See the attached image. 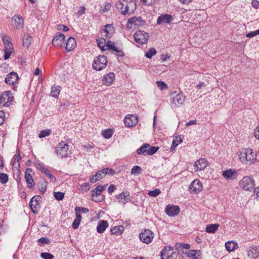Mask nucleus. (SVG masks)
<instances>
[{"instance_id":"5","label":"nucleus","mask_w":259,"mask_h":259,"mask_svg":"<svg viewBox=\"0 0 259 259\" xmlns=\"http://www.w3.org/2000/svg\"><path fill=\"white\" fill-rule=\"evenodd\" d=\"M170 97V103L175 107L182 105L185 101V96L181 92L179 93L174 92L171 93Z\"/></svg>"},{"instance_id":"27","label":"nucleus","mask_w":259,"mask_h":259,"mask_svg":"<svg viewBox=\"0 0 259 259\" xmlns=\"http://www.w3.org/2000/svg\"><path fill=\"white\" fill-rule=\"evenodd\" d=\"M76 46V42L72 37H70L65 44V50L67 52L72 51Z\"/></svg>"},{"instance_id":"19","label":"nucleus","mask_w":259,"mask_h":259,"mask_svg":"<svg viewBox=\"0 0 259 259\" xmlns=\"http://www.w3.org/2000/svg\"><path fill=\"white\" fill-rule=\"evenodd\" d=\"M125 126L132 127L137 124L138 122V118L136 116L131 115L130 117L126 116L124 119Z\"/></svg>"},{"instance_id":"30","label":"nucleus","mask_w":259,"mask_h":259,"mask_svg":"<svg viewBox=\"0 0 259 259\" xmlns=\"http://www.w3.org/2000/svg\"><path fill=\"white\" fill-rule=\"evenodd\" d=\"M108 223L107 221L100 220L97 227V231L99 233H103L108 227Z\"/></svg>"},{"instance_id":"33","label":"nucleus","mask_w":259,"mask_h":259,"mask_svg":"<svg viewBox=\"0 0 259 259\" xmlns=\"http://www.w3.org/2000/svg\"><path fill=\"white\" fill-rule=\"evenodd\" d=\"M105 27L106 28L103 30L104 32L106 33L105 36H106V38H109L114 32V28L112 25L109 24H107Z\"/></svg>"},{"instance_id":"43","label":"nucleus","mask_w":259,"mask_h":259,"mask_svg":"<svg viewBox=\"0 0 259 259\" xmlns=\"http://www.w3.org/2000/svg\"><path fill=\"white\" fill-rule=\"evenodd\" d=\"M111 8V5L109 3L106 2L101 7L100 12L104 13L109 11Z\"/></svg>"},{"instance_id":"42","label":"nucleus","mask_w":259,"mask_h":259,"mask_svg":"<svg viewBox=\"0 0 259 259\" xmlns=\"http://www.w3.org/2000/svg\"><path fill=\"white\" fill-rule=\"evenodd\" d=\"M14 161L13 163V166L16 167L18 166L19 167V161L21 159V157L20 156V152H19V153L18 155H15L14 156Z\"/></svg>"},{"instance_id":"55","label":"nucleus","mask_w":259,"mask_h":259,"mask_svg":"<svg viewBox=\"0 0 259 259\" xmlns=\"http://www.w3.org/2000/svg\"><path fill=\"white\" fill-rule=\"evenodd\" d=\"M75 212L76 211L78 212V213L80 214V212L82 213H87L89 211V210L88 208H84V207H76L75 209Z\"/></svg>"},{"instance_id":"23","label":"nucleus","mask_w":259,"mask_h":259,"mask_svg":"<svg viewBox=\"0 0 259 259\" xmlns=\"http://www.w3.org/2000/svg\"><path fill=\"white\" fill-rule=\"evenodd\" d=\"M32 171L31 168H27L25 171V179L26 180L28 187L31 188L34 185V180L30 174V172Z\"/></svg>"},{"instance_id":"7","label":"nucleus","mask_w":259,"mask_h":259,"mask_svg":"<svg viewBox=\"0 0 259 259\" xmlns=\"http://www.w3.org/2000/svg\"><path fill=\"white\" fill-rule=\"evenodd\" d=\"M158 149V147L151 146L148 144H144L137 150V153L144 155H151L155 153Z\"/></svg>"},{"instance_id":"57","label":"nucleus","mask_w":259,"mask_h":259,"mask_svg":"<svg viewBox=\"0 0 259 259\" xmlns=\"http://www.w3.org/2000/svg\"><path fill=\"white\" fill-rule=\"evenodd\" d=\"M113 51L116 52L117 53V56L118 57H122L124 56V53L122 50H119L117 47H115Z\"/></svg>"},{"instance_id":"61","label":"nucleus","mask_w":259,"mask_h":259,"mask_svg":"<svg viewBox=\"0 0 259 259\" xmlns=\"http://www.w3.org/2000/svg\"><path fill=\"white\" fill-rule=\"evenodd\" d=\"M251 5L255 9L259 8V2L257 0H252Z\"/></svg>"},{"instance_id":"6","label":"nucleus","mask_w":259,"mask_h":259,"mask_svg":"<svg viewBox=\"0 0 259 259\" xmlns=\"http://www.w3.org/2000/svg\"><path fill=\"white\" fill-rule=\"evenodd\" d=\"M107 63L106 57L104 55H100L94 59L93 68L97 71H100L106 67Z\"/></svg>"},{"instance_id":"54","label":"nucleus","mask_w":259,"mask_h":259,"mask_svg":"<svg viewBox=\"0 0 259 259\" xmlns=\"http://www.w3.org/2000/svg\"><path fill=\"white\" fill-rule=\"evenodd\" d=\"M197 252V250H191L189 251V253H188V256L192 258L193 259H197V257H196V252Z\"/></svg>"},{"instance_id":"64","label":"nucleus","mask_w":259,"mask_h":259,"mask_svg":"<svg viewBox=\"0 0 259 259\" xmlns=\"http://www.w3.org/2000/svg\"><path fill=\"white\" fill-rule=\"evenodd\" d=\"M254 194L255 195V198L259 200V187L256 188L254 191Z\"/></svg>"},{"instance_id":"10","label":"nucleus","mask_w":259,"mask_h":259,"mask_svg":"<svg viewBox=\"0 0 259 259\" xmlns=\"http://www.w3.org/2000/svg\"><path fill=\"white\" fill-rule=\"evenodd\" d=\"M139 237L143 243L149 244L152 242L154 238V234L149 229H145L140 234Z\"/></svg>"},{"instance_id":"50","label":"nucleus","mask_w":259,"mask_h":259,"mask_svg":"<svg viewBox=\"0 0 259 259\" xmlns=\"http://www.w3.org/2000/svg\"><path fill=\"white\" fill-rule=\"evenodd\" d=\"M38 242L39 245H42L44 244H50V241L48 238L41 237L38 240Z\"/></svg>"},{"instance_id":"46","label":"nucleus","mask_w":259,"mask_h":259,"mask_svg":"<svg viewBox=\"0 0 259 259\" xmlns=\"http://www.w3.org/2000/svg\"><path fill=\"white\" fill-rule=\"evenodd\" d=\"M8 181V176L5 173H0V182L3 184H6Z\"/></svg>"},{"instance_id":"15","label":"nucleus","mask_w":259,"mask_h":259,"mask_svg":"<svg viewBox=\"0 0 259 259\" xmlns=\"http://www.w3.org/2000/svg\"><path fill=\"white\" fill-rule=\"evenodd\" d=\"M108 167H106L102 169L101 170L97 171L95 175L92 176L90 180V182L92 183H95L96 182L101 180L103 178H104L106 174H108Z\"/></svg>"},{"instance_id":"40","label":"nucleus","mask_w":259,"mask_h":259,"mask_svg":"<svg viewBox=\"0 0 259 259\" xmlns=\"http://www.w3.org/2000/svg\"><path fill=\"white\" fill-rule=\"evenodd\" d=\"M47 182L44 179L42 180V182L39 185V190L41 194H44L47 190Z\"/></svg>"},{"instance_id":"49","label":"nucleus","mask_w":259,"mask_h":259,"mask_svg":"<svg viewBox=\"0 0 259 259\" xmlns=\"http://www.w3.org/2000/svg\"><path fill=\"white\" fill-rule=\"evenodd\" d=\"M164 252H163V256H167V258L166 259H177L178 256V254L176 252L172 251L170 252V254L168 255L167 254L164 253Z\"/></svg>"},{"instance_id":"38","label":"nucleus","mask_w":259,"mask_h":259,"mask_svg":"<svg viewBox=\"0 0 259 259\" xmlns=\"http://www.w3.org/2000/svg\"><path fill=\"white\" fill-rule=\"evenodd\" d=\"M60 88L61 87L59 86L56 87L55 85H53L51 88V96L55 98H57L60 92Z\"/></svg>"},{"instance_id":"17","label":"nucleus","mask_w":259,"mask_h":259,"mask_svg":"<svg viewBox=\"0 0 259 259\" xmlns=\"http://www.w3.org/2000/svg\"><path fill=\"white\" fill-rule=\"evenodd\" d=\"M180 211L178 206L174 205H168L165 207V211L166 213L170 217H175L177 215Z\"/></svg>"},{"instance_id":"31","label":"nucleus","mask_w":259,"mask_h":259,"mask_svg":"<svg viewBox=\"0 0 259 259\" xmlns=\"http://www.w3.org/2000/svg\"><path fill=\"white\" fill-rule=\"evenodd\" d=\"M105 189V186H98L95 189L91 191V196L92 198H94L95 196H102L101 193Z\"/></svg>"},{"instance_id":"22","label":"nucleus","mask_w":259,"mask_h":259,"mask_svg":"<svg viewBox=\"0 0 259 259\" xmlns=\"http://www.w3.org/2000/svg\"><path fill=\"white\" fill-rule=\"evenodd\" d=\"M237 171L235 169H229L225 170L222 173V176L227 180H234L236 178Z\"/></svg>"},{"instance_id":"11","label":"nucleus","mask_w":259,"mask_h":259,"mask_svg":"<svg viewBox=\"0 0 259 259\" xmlns=\"http://www.w3.org/2000/svg\"><path fill=\"white\" fill-rule=\"evenodd\" d=\"M146 25V21L141 17H133L128 20L127 27L132 28L133 25L138 27Z\"/></svg>"},{"instance_id":"58","label":"nucleus","mask_w":259,"mask_h":259,"mask_svg":"<svg viewBox=\"0 0 259 259\" xmlns=\"http://www.w3.org/2000/svg\"><path fill=\"white\" fill-rule=\"evenodd\" d=\"M157 0H141L144 4L147 6H151L155 4Z\"/></svg>"},{"instance_id":"32","label":"nucleus","mask_w":259,"mask_h":259,"mask_svg":"<svg viewBox=\"0 0 259 259\" xmlns=\"http://www.w3.org/2000/svg\"><path fill=\"white\" fill-rule=\"evenodd\" d=\"M225 247L226 249L229 251L231 252L232 251L234 250L235 249L237 248L238 245L237 242H234L233 241H228L225 243Z\"/></svg>"},{"instance_id":"18","label":"nucleus","mask_w":259,"mask_h":259,"mask_svg":"<svg viewBox=\"0 0 259 259\" xmlns=\"http://www.w3.org/2000/svg\"><path fill=\"white\" fill-rule=\"evenodd\" d=\"M65 38V35L62 33H57L54 37L52 44L55 46H61Z\"/></svg>"},{"instance_id":"60","label":"nucleus","mask_w":259,"mask_h":259,"mask_svg":"<svg viewBox=\"0 0 259 259\" xmlns=\"http://www.w3.org/2000/svg\"><path fill=\"white\" fill-rule=\"evenodd\" d=\"M81 188L82 190H83L84 191H88L89 190L90 188V186L89 183H84L81 185Z\"/></svg>"},{"instance_id":"2","label":"nucleus","mask_w":259,"mask_h":259,"mask_svg":"<svg viewBox=\"0 0 259 259\" xmlns=\"http://www.w3.org/2000/svg\"><path fill=\"white\" fill-rule=\"evenodd\" d=\"M239 156L242 162L250 161L253 163L256 159L257 154L251 149H244L240 152Z\"/></svg>"},{"instance_id":"45","label":"nucleus","mask_w":259,"mask_h":259,"mask_svg":"<svg viewBox=\"0 0 259 259\" xmlns=\"http://www.w3.org/2000/svg\"><path fill=\"white\" fill-rule=\"evenodd\" d=\"M156 54V50L153 48H150L149 51L145 54V56L149 59L151 58L154 55Z\"/></svg>"},{"instance_id":"51","label":"nucleus","mask_w":259,"mask_h":259,"mask_svg":"<svg viewBox=\"0 0 259 259\" xmlns=\"http://www.w3.org/2000/svg\"><path fill=\"white\" fill-rule=\"evenodd\" d=\"M156 83L157 87L161 90L167 88V85L163 81H157Z\"/></svg>"},{"instance_id":"28","label":"nucleus","mask_w":259,"mask_h":259,"mask_svg":"<svg viewBox=\"0 0 259 259\" xmlns=\"http://www.w3.org/2000/svg\"><path fill=\"white\" fill-rule=\"evenodd\" d=\"M115 78V74L110 72L105 75L102 79V82L103 84L107 86L111 85Z\"/></svg>"},{"instance_id":"41","label":"nucleus","mask_w":259,"mask_h":259,"mask_svg":"<svg viewBox=\"0 0 259 259\" xmlns=\"http://www.w3.org/2000/svg\"><path fill=\"white\" fill-rule=\"evenodd\" d=\"M102 134L105 138L109 139L113 135L112 130L111 129L104 130L102 131Z\"/></svg>"},{"instance_id":"20","label":"nucleus","mask_w":259,"mask_h":259,"mask_svg":"<svg viewBox=\"0 0 259 259\" xmlns=\"http://www.w3.org/2000/svg\"><path fill=\"white\" fill-rule=\"evenodd\" d=\"M208 165V161L205 158H200L194 164L196 171H199L204 169Z\"/></svg>"},{"instance_id":"26","label":"nucleus","mask_w":259,"mask_h":259,"mask_svg":"<svg viewBox=\"0 0 259 259\" xmlns=\"http://www.w3.org/2000/svg\"><path fill=\"white\" fill-rule=\"evenodd\" d=\"M248 256L253 259L258 257L259 256V246L250 247L248 250Z\"/></svg>"},{"instance_id":"53","label":"nucleus","mask_w":259,"mask_h":259,"mask_svg":"<svg viewBox=\"0 0 259 259\" xmlns=\"http://www.w3.org/2000/svg\"><path fill=\"white\" fill-rule=\"evenodd\" d=\"M160 193L159 189H156L153 191H150L148 193V195L151 197H156Z\"/></svg>"},{"instance_id":"36","label":"nucleus","mask_w":259,"mask_h":259,"mask_svg":"<svg viewBox=\"0 0 259 259\" xmlns=\"http://www.w3.org/2000/svg\"><path fill=\"white\" fill-rule=\"evenodd\" d=\"M219 227V224L208 225L206 228V232L209 233H214L217 231Z\"/></svg>"},{"instance_id":"3","label":"nucleus","mask_w":259,"mask_h":259,"mask_svg":"<svg viewBox=\"0 0 259 259\" xmlns=\"http://www.w3.org/2000/svg\"><path fill=\"white\" fill-rule=\"evenodd\" d=\"M56 153L57 156L61 158L68 157L71 152L69 149V146L65 142H60L56 147Z\"/></svg>"},{"instance_id":"29","label":"nucleus","mask_w":259,"mask_h":259,"mask_svg":"<svg viewBox=\"0 0 259 259\" xmlns=\"http://www.w3.org/2000/svg\"><path fill=\"white\" fill-rule=\"evenodd\" d=\"M12 21L17 29L22 28L24 24L23 19L20 15H15L12 18Z\"/></svg>"},{"instance_id":"56","label":"nucleus","mask_w":259,"mask_h":259,"mask_svg":"<svg viewBox=\"0 0 259 259\" xmlns=\"http://www.w3.org/2000/svg\"><path fill=\"white\" fill-rule=\"evenodd\" d=\"M106 46L108 47V49L110 50H113L115 48L114 42L111 41V40H108Z\"/></svg>"},{"instance_id":"16","label":"nucleus","mask_w":259,"mask_h":259,"mask_svg":"<svg viewBox=\"0 0 259 259\" xmlns=\"http://www.w3.org/2000/svg\"><path fill=\"white\" fill-rule=\"evenodd\" d=\"M36 167L44 173L50 180L51 181L55 182L56 178L51 173V171L42 163H37L36 164Z\"/></svg>"},{"instance_id":"8","label":"nucleus","mask_w":259,"mask_h":259,"mask_svg":"<svg viewBox=\"0 0 259 259\" xmlns=\"http://www.w3.org/2000/svg\"><path fill=\"white\" fill-rule=\"evenodd\" d=\"M253 179L248 176L244 177L239 182L240 187L244 190L250 191L254 186Z\"/></svg>"},{"instance_id":"9","label":"nucleus","mask_w":259,"mask_h":259,"mask_svg":"<svg viewBox=\"0 0 259 259\" xmlns=\"http://www.w3.org/2000/svg\"><path fill=\"white\" fill-rule=\"evenodd\" d=\"M134 37L137 43L144 45L147 42L149 36L148 33L139 30L135 33Z\"/></svg>"},{"instance_id":"1","label":"nucleus","mask_w":259,"mask_h":259,"mask_svg":"<svg viewBox=\"0 0 259 259\" xmlns=\"http://www.w3.org/2000/svg\"><path fill=\"white\" fill-rule=\"evenodd\" d=\"M116 8L124 15L131 14L136 9V4L132 0H120L116 4Z\"/></svg>"},{"instance_id":"25","label":"nucleus","mask_w":259,"mask_h":259,"mask_svg":"<svg viewBox=\"0 0 259 259\" xmlns=\"http://www.w3.org/2000/svg\"><path fill=\"white\" fill-rule=\"evenodd\" d=\"M116 198L119 199V203L125 204L130 200L131 197L128 192H122L116 196Z\"/></svg>"},{"instance_id":"48","label":"nucleus","mask_w":259,"mask_h":259,"mask_svg":"<svg viewBox=\"0 0 259 259\" xmlns=\"http://www.w3.org/2000/svg\"><path fill=\"white\" fill-rule=\"evenodd\" d=\"M142 169L140 166L136 165L134 166L131 169V174L132 175L140 174L141 173Z\"/></svg>"},{"instance_id":"35","label":"nucleus","mask_w":259,"mask_h":259,"mask_svg":"<svg viewBox=\"0 0 259 259\" xmlns=\"http://www.w3.org/2000/svg\"><path fill=\"white\" fill-rule=\"evenodd\" d=\"M75 215L76 218L74 219L72 224V228L74 229H76L78 228V226L81 220V215L77 211L76 212H75Z\"/></svg>"},{"instance_id":"44","label":"nucleus","mask_w":259,"mask_h":259,"mask_svg":"<svg viewBox=\"0 0 259 259\" xmlns=\"http://www.w3.org/2000/svg\"><path fill=\"white\" fill-rule=\"evenodd\" d=\"M51 133V130L50 129H46L41 131L38 135L39 138H45L46 136L50 135Z\"/></svg>"},{"instance_id":"59","label":"nucleus","mask_w":259,"mask_h":259,"mask_svg":"<svg viewBox=\"0 0 259 259\" xmlns=\"http://www.w3.org/2000/svg\"><path fill=\"white\" fill-rule=\"evenodd\" d=\"M178 247L189 249L190 248V244L188 243H179L177 244Z\"/></svg>"},{"instance_id":"12","label":"nucleus","mask_w":259,"mask_h":259,"mask_svg":"<svg viewBox=\"0 0 259 259\" xmlns=\"http://www.w3.org/2000/svg\"><path fill=\"white\" fill-rule=\"evenodd\" d=\"M189 191L192 194H198L202 190V185L198 179L194 180L189 187Z\"/></svg>"},{"instance_id":"21","label":"nucleus","mask_w":259,"mask_h":259,"mask_svg":"<svg viewBox=\"0 0 259 259\" xmlns=\"http://www.w3.org/2000/svg\"><path fill=\"white\" fill-rule=\"evenodd\" d=\"M173 20V17L169 14H163L158 17L157 24L169 23Z\"/></svg>"},{"instance_id":"62","label":"nucleus","mask_w":259,"mask_h":259,"mask_svg":"<svg viewBox=\"0 0 259 259\" xmlns=\"http://www.w3.org/2000/svg\"><path fill=\"white\" fill-rule=\"evenodd\" d=\"M5 116V113L2 111H0V125L2 124L4 121Z\"/></svg>"},{"instance_id":"34","label":"nucleus","mask_w":259,"mask_h":259,"mask_svg":"<svg viewBox=\"0 0 259 259\" xmlns=\"http://www.w3.org/2000/svg\"><path fill=\"white\" fill-rule=\"evenodd\" d=\"M124 230L122 226H115L110 229L111 234L119 235H121Z\"/></svg>"},{"instance_id":"47","label":"nucleus","mask_w":259,"mask_h":259,"mask_svg":"<svg viewBox=\"0 0 259 259\" xmlns=\"http://www.w3.org/2000/svg\"><path fill=\"white\" fill-rule=\"evenodd\" d=\"M54 196L57 200H62L64 197V193L61 192H54Z\"/></svg>"},{"instance_id":"52","label":"nucleus","mask_w":259,"mask_h":259,"mask_svg":"<svg viewBox=\"0 0 259 259\" xmlns=\"http://www.w3.org/2000/svg\"><path fill=\"white\" fill-rule=\"evenodd\" d=\"M40 256L43 259H53L54 257L52 254L48 252H42L40 254Z\"/></svg>"},{"instance_id":"14","label":"nucleus","mask_w":259,"mask_h":259,"mask_svg":"<svg viewBox=\"0 0 259 259\" xmlns=\"http://www.w3.org/2000/svg\"><path fill=\"white\" fill-rule=\"evenodd\" d=\"M41 197L38 195H35L31 198L30 203L29 206L32 210V211L33 213L36 214L37 213L38 211L39 210V203L38 201L40 200Z\"/></svg>"},{"instance_id":"4","label":"nucleus","mask_w":259,"mask_h":259,"mask_svg":"<svg viewBox=\"0 0 259 259\" xmlns=\"http://www.w3.org/2000/svg\"><path fill=\"white\" fill-rule=\"evenodd\" d=\"M14 97L11 91H5L0 96V105L2 107H9L14 102Z\"/></svg>"},{"instance_id":"39","label":"nucleus","mask_w":259,"mask_h":259,"mask_svg":"<svg viewBox=\"0 0 259 259\" xmlns=\"http://www.w3.org/2000/svg\"><path fill=\"white\" fill-rule=\"evenodd\" d=\"M163 251L164 252V253L170 255V252L174 251V249L172 247L168 246L167 247H165L164 248L162 249L161 251V259H166V258H167V256H163Z\"/></svg>"},{"instance_id":"13","label":"nucleus","mask_w":259,"mask_h":259,"mask_svg":"<svg viewBox=\"0 0 259 259\" xmlns=\"http://www.w3.org/2000/svg\"><path fill=\"white\" fill-rule=\"evenodd\" d=\"M3 41L5 45L4 49V59L7 60L9 59L14 51L12 44L8 40L3 37Z\"/></svg>"},{"instance_id":"63","label":"nucleus","mask_w":259,"mask_h":259,"mask_svg":"<svg viewBox=\"0 0 259 259\" xmlns=\"http://www.w3.org/2000/svg\"><path fill=\"white\" fill-rule=\"evenodd\" d=\"M115 189H116V186L115 185L112 184L109 186L108 191L109 193L111 194V193H113Z\"/></svg>"},{"instance_id":"37","label":"nucleus","mask_w":259,"mask_h":259,"mask_svg":"<svg viewBox=\"0 0 259 259\" xmlns=\"http://www.w3.org/2000/svg\"><path fill=\"white\" fill-rule=\"evenodd\" d=\"M32 37L29 36L28 34H24L23 38V43L24 47L27 48L29 47L32 40Z\"/></svg>"},{"instance_id":"24","label":"nucleus","mask_w":259,"mask_h":259,"mask_svg":"<svg viewBox=\"0 0 259 259\" xmlns=\"http://www.w3.org/2000/svg\"><path fill=\"white\" fill-rule=\"evenodd\" d=\"M18 79L17 73L12 72L8 74L5 78V82L9 85H14V83L17 81Z\"/></svg>"}]
</instances>
